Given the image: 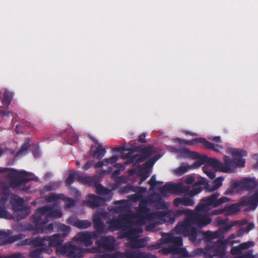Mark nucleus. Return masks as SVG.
<instances>
[{
	"mask_svg": "<svg viewBox=\"0 0 258 258\" xmlns=\"http://www.w3.org/2000/svg\"><path fill=\"white\" fill-rule=\"evenodd\" d=\"M220 193L215 192L210 196L203 198L200 200V203L196 207L194 211H191L189 219L184 231L183 235L188 237L191 241H195L197 238V227L201 229L210 224L212 218L208 215L212 208H217L223 203L230 201L229 198L223 197L218 199Z\"/></svg>",
	"mask_w": 258,
	"mask_h": 258,
	"instance_id": "f257e3e1",
	"label": "nucleus"
},
{
	"mask_svg": "<svg viewBox=\"0 0 258 258\" xmlns=\"http://www.w3.org/2000/svg\"><path fill=\"white\" fill-rule=\"evenodd\" d=\"M62 215L61 210L56 207V204L47 205L38 208L33 214V218L38 216L49 220L50 218H61Z\"/></svg>",
	"mask_w": 258,
	"mask_h": 258,
	"instance_id": "f03ea898",
	"label": "nucleus"
},
{
	"mask_svg": "<svg viewBox=\"0 0 258 258\" xmlns=\"http://www.w3.org/2000/svg\"><path fill=\"white\" fill-rule=\"evenodd\" d=\"M146 201H141L139 203V206L136 209V213L134 214L133 217L137 220V223L144 225L148 221H151L153 217L152 214L150 213V209L147 206Z\"/></svg>",
	"mask_w": 258,
	"mask_h": 258,
	"instance_id": "7ed1b4c3",
	"label": "nucleus"
},
{
	"mask_svg": "<svg viewBox=\"0 0 258 258\" xmlns=\"http://www.w3.org/2000/svg\"><path fill=\"white\" fill-rule=\"evenodd\" d=\"M224 163L220 162L217 159H212V164L213 168L216 170L224 173H232L234 172L235 162L228 156L224 155L223 158Z\"/></svg>",
	"mask_w": 258,
	"mask_h": 258,
	"instance_id": "20e7f679",
	"label": "nucleus"
},
{
	"mask_svg": "<svg viewBox=\"0 0 258 258\" xmlns=\"http://www.w3.org/2000/svg\"><path fill=\"white\" fill-rule=\"evenodd\" d=\"M5 200L2 199L0 201V205H3ZM8 208L9 210L12 211L13 213L11 214L7 211L5 208L0 206V218H3L9 220L14 218L16 214V197L12 195L9 198V203L8 204Z\"/></svg>",
	"mask_w": 258,
	"mask_h": 258,
	"instance_id": "39448f33",
	"label": "nucleus"
},
{
	"mask_svg": "<svg viewBox=\"0 0 258 258\" xmlns=\"http://www.w3.org/2000/svg\"><path fill=\"white\" fill-rule=\"evenodd\" d=\"M31 220L36 226L38 233H48L52 232L53 230V224L50 223L47 226H46V224L49 221L47 218H43L38 216L33 218V215L31 217Z\"/></svg>",
	"mask_w": 258,
	"mask_h": 258,
	"instance_id": "423d86ee",
	"label": "nucleus"
},
{
	"mask_svg": "<svg viewBox=\"0 0 258 258\" xmlns=\"http://www.w3.org/2000/svg\"><path fill=\"white\" fill-rule=\"evenodd\" d=\"M191 210L189 209L182 208L179 209L173 212L172 215L174 218H176L182 215H184L185 216L184 220L182 222V223L177 224L176 226L175 230L177 233L182 234L183 235L184 231H185L189 219V217L190 216V214L191 213Z\"/></svg>",
	"mask_w": 258,
	"mask_h": 258,
	"instance_id": "0eeeda50",
	"label": "nucleus"
},
{
	"mask_svg": "<svg viewBox=\"0 0 258 258\" xmlns=\"http://www.w3.org/2000/svg\"><path fill=\"white\" fill-rule=\"evenodd\" d=\"M98 238V235L95 232L85 231L79 232L74 238L73 240L80 242L86 246H91L93 242V239Z\"/></svg>",
	"mask_w": 258,
	"mask_h": 258,
	"instance_id": "6e6552de",
	"label": "nucleus"
},
{
	"mask_svg": "<svg viewBox=\"0 0 258 258\" xmlns=\"http://www.w3.org/2000/svg\"><path fill=\"white\" fill-rule=\"evenodd\" d=\"M177 140L180 144H185L187 145H193L198 143H200L204 145L205 149H211L216 152H219V150L217 148L218 145L215 146L213 143L207 141L206 139L203 138H195L190 141L177 138Z\"/></svg>",
	"mask_w": 258,
	"mask_h": 258,
	"instance_id": "1a4fd4ad",
	"label": "nucleus"
},
{
	"mask_svg": "<svg viewBox=\"0 0 258 258\" xmlns=\"http://www.w3.org/2000/svg\"><path fill=\"white\" fill-rule=\"evenodd\" d=\"M33 174L25 170H17V190L21 186H24L30 181L38 182L37 177H33Z\"/></svg>",
	"mask_w": 258,
	"mask_h": 258,
	"instance_id": "9d476101",
	"label": "nucleus"
},
{
	"mask_svg": "<svg viewBox=\"0 0 258 258\" xmlns=\"http://www.w3.org/2000/svg\"><path fill=\"white\" fill-rule=\"evenodd\" d=\"M223 180V177H218L213 181V185H211L205 178H202L195 182V185H204L207 190L212 192L217 189L222 185Z\"/></svg>",
	"mask_w": 258,
	"mask_h": 258,
	"instance_id": "9b49d317",
	"label": "nucleus"
},
{
	"mask_svg": "<svg viewBox=\"0 0 258 258\" xmlns=\"http://www.w3.org/2000/svg\"><path fill=\"white\" fill-rule=\"evenodd\" d=\"M229 153L232 155L233 161L235 163V166L238 167H243L245 164V159L243 157L247 156V152L245 150L238 149H231Z\"/></svg>",
	"mask_w": 258,
	"mask_h": 258,
	"instance_id": "f8f14e48",
	"label": "nucleus"
},
{
	"mask_svg": "<svg viewBox=\"0 0 258 258\" xmlns=\"http://www.w3.org/2000/svg\"><path fill=\"white\" fill-rule=\"evenodd\" d=\"M115 239L112 236H106L101 238L96 242L97 245L100 248L107 251H112L115 248Z\"/></svg>",
	"mask_w": 258,
	"mask_h": 258,
	"instance_id": "ddd939ff",
	"label": "nucleus"
},
{
	"mask_svg": "<svg viewBox=\"0 0 258 258\" xmlns=\"http://www.w3.org/2000/svg\"><path fill=\"white\" fill-rule=\"evenodd\" d=\"M240 206H248L250 210H254L258 206V191L251 196L242 197L239 203Z\"/></svg>",
	"mask_w": 258,
	"mask_h": 258,
	"instance_id": "4468645a",
	"label": "nucleus"
},
{
	"mask_svg": "<svg viewBox=\"0 0 258 258\" xmlns=\"http://www.w3.org/2000/svg\"><path fill=\"white\" fill-rule=\"evenodd\" d=\"M30 213V208L25 206L23 198L17 196V221L24 219Z\"/></svg>",
	"mask_w": 258,
	"mask_h": 258,
	"instance_id": "2eb2a0df",
	"label": "nucleus"
},
{
	"mask_svg": "<svg viewBox=\"0 0 258 258\" xmlns=\"http://www.w3.org/2000/svg\"><path fill=\"white\" fill-rule=\"evenodd\" d=\"M102 214H95L93 217L92 223L95 230V232L98 234H103L106 232V226L102 221Z\"/></svg>",
	"mask_w": 258,
	"mask_h": 258,
	"instance_id": "dca6fc26",
	"label": "nucleus"
},
{
	"mask_svg": "<svg viewBox=\"0 0 258 258\" xmlns=\"http://www.w3.org/2000/svg\"><path fill=\"white\" fill-rule=\"evenodd\" d=\"M160 253H162L164 255L170 254L174 255L178 254L183 257H187L188 256V252L185 248L183 247H176L172 246L171 245L166 247H163L162 249L159 251Z\"/></svg>",
	"mask_w": 258,
	"mask_h": 258,
	"instance_id": "f3484780",
	"label": "nucleus"
},
{
	"mask_svg": "<svg viewBox=\"0 0 258 258\" xmlns=\"http://www.w3.org/2000/svg\"><path fill=\"white\" fill-rule=\"evenodd\" d=\"M237 184L239 189L250 190L252 189L258 185V182L255 178H243L240 180H237Z\"/></svg>",
	"mask_w": 258,
	"mask_h": 258,
	"instance_id": "a211bd4d",
	"label": "nucleus"
},
{
	"mask_svg": "<svg viewBox=\"0 0 258 258\" xmlns=\"http://www.w3.org/2000/svg\"><path fill=\"white\" fill-rule=\"evenodd\" d=\"M228 245L224 240L219 239L212 244L214 255L222 256L225 253L226 246Z\"/></svg>",
	"mask_w": 258,
	"mask_h": 258,
	"instance_id": "6ab92c4d",
	"label": "nucleus"
},
{
	"mask_svg": "<svg viewBox=\"0 0 258 258\" xmlns=\"http://www.w3.org/2000/svg\"><path fill=\"white\" fill-rule=\"evenodd\" d=\"M68 223L80 229H85L91 227L92 223L88 220L76 219L73 217H70L67 220Z\"/></svg>",
	"mask_w": 258,
	"mask_h": 258,
	"instance_id": "aec40b11",
	"label": "nucleus"
},
{
	"mask_svg": "<svg viewBox=\"0 0 258 258\" xmlns=\"http://www.w3.org/2000/svg\"><path fill=\"white\" fill-rule=\"evenodd\" d=\"M106 201V200L104 198L93 194H89L88 195L87 200L84 202V203L91 208H95L99 207L102 203Z\"/></svg>",
	"mask_w": 258,
	"mask_h": 258,
	"instance_id": "412c9836",
	"label": "nucleus"
},
{
	"mask_svg": "<svg viewBox=\"0 0 258 258\" xmlns=\"http://www.w3.org/2000/svg\"><path fill=\"white\" fill-rule=\"evenodd\" d=\"M143 230L140 227L135 228H130L127 230H125L123 233V237L127 238L128 242L132 241L134 238H139V234L142 233Z\"/></svg>",
	"mask_w": 258,
	"mask_h": 258,
	"instance_id": "4be33fe9",
	"label": "nucleus"
},
{
	"mask_svg": "<svg viewBox=\"0 0 258 258\" xmlns=\"http://www.w3.org/2000/svg\"><path fill=\"white\" fill-rule=\"evenodd\" d=\"M126 255L127 258H157L155 255L150 253L132 249H128Z\"/></svg>",
	"mask_w": 258,
	"mask_h": 258,
	"instance_id": "5701e85b",
	"label": "nucleus"
},
{
	"mask_svg": "<svg viewBox=\"0 0 258 258\" xmlns=\"http://www.w3.org/2000/svg\"><path fill=\"white\" fill-rule=\"evenodd\" d=\"M46 236H44L42 238L37 237L35 238L26 239L24 241V243L23 244L31 245L35 247L40 246L41 247H48L47 244L45 243L46 241Z\"/></svg>",
	"mask_w": 258,
	"mask_h": 258,
	"instance_id": "b1692460",
	"label": "nucleus"
},
{
	"mask_svg": "<svg viewBox=\"0 0 258 258\" xmlns=\"http://www.w3.org/2000/svg\"><path fill=\"white\" fill-rule=\"evenodd\" d=\"M149 240L148 237L143 238H134L132 241L128 242V246L131 248H141L145 247L147 245V241Z\"/></svg>",
	"mask_w": 258,
	"mask_h": 258,
	"instance_id": "393cba45",
	"label": "nucleus"
},
{
	"mask_svg": "<svg viewBox=\"0 0 258 258\" xmlns=\"http://www.w3.org/2000/svg\"><path fill=\"white\" fill-rule=\"evenodd\" d=\"M178 183L175 184L172 182L166 183L160 189V192L163 196H165L167 192L170 194H178Z\"/></svg>",
	"mask_w": 258,
	"mask_h": 258,
	"instance_id": "a878e982",
	"label": "nucleus"
},
{
	"mask_svg": "<svg viewBox=\"0 0 258 258\" xmlns=\"http://www.w3.org/2000/svg\"><path fill=\"white\" fill-rule=\"evenodd\" d=\"M12 234L11 230H0V245L14 242L15 240L11 237Z\"/></svg>",
	"mask_w": 258,
	"mask_h": 258,
	"instance_id": "bb28decb",
	"label": "nucleus"
},
{
	"mask_svg": "<svg viewBox=\"0 0 258 258\" xmlns=\"http://www.w3.org/2000/svg\"><path fill=\"white\" fill-rule=\"evenodd\" d=\"M46 241L48 242L49 246H53L57 248L63 241L60 233L56 234L52 236H46Z\"/></svg>",
	"mask_w": 258,
	"mask_h": 258,
	"instance_id": "cd10ccee",
	"label": "nucleus"
},
{
	"mask_svg": "<svg viewBox=\"0 0 258 258\" xmlns=\"http://www.w3.org/2000/svg\"><path fill=\"white\" fill-rule=\"evenodd\" d=\"M84 248L72 244L69 257L70 258H82L84 256Z\"/></svg>",
	"mask_w": 258,
	"mask_h": 258,
	"instance_id": "c85d7f7f",
	"label": "nucleus"
},
{
	"mask_svg": "<svg viewBox=\"0 0 258 258\" xmlns=\"http://www.w3.org/2000/svg\"><path fill=\"white\" fill-rule=\"evenodd\" d=\"M107 223L109 224L108 230L110 231L121 230L124 227L123 223L121 219L109 220L107 221Z\"/></svg>",
	"mask_w": 258,
	"mask_h": 258,
	"instance_id": "c756f323",
	"label": "nucleus"
},
{
	"mask_svg": "<svg viewBox=\"0 0 258 258\" xmlns=\"http://www.w3.org/2000/svg\"><path fill=\"white\" fill-rule=\"evenodd\" d=\"M72 244L71 242H68L64 245L61 244L58 245L56 248V253L57 255L58 256L66 255L69 257V253H70Z\"/></svg>",
	"mask_w": 258,
	"mask_h": 258,
	"instance_id": "7c9ffc66",
	"label": "nucleus"
},
{
	"mask_svg": "<svg viewBox=\"0 0 258 258\" xmlns=\"http://www.w3.org/2000/svg\"><path fill=\"white\" fill-rule=\"evenodd\" d=\"M49 247H40L33 249L29 253L30 258H43L42 254L43 252L50 253Z\"/></svg>",
	"mask_w": 258,
	"mask_h": 258,
	"instance_id": "2f4dec72",
	"label": "nucleus"
},
{
	"mask_svg": "<svg viewBox=\"0 0 258 258\" xmlns=\"http://www.w3.org/2000/svg\"><path fill=\"white\" fill-rule=\"evenodd\" d=\"M183 158L196 159L198 157V153L194 151H190L187 148H183L177 151Z\"/></svg>",
	"mask_w": 258,
	"mask_h": 258,
	"instance_id": "473e14b6",
	"label": "nucleus"
},
{
	"mask_svg": "<svg viewBox=\"0 0 258 258\" xmlns=\"http://www.w3.org/2000/svg\"><path fill=\"white\" fill-rule=\"evenodd\" d=\"M30 140L29 139H27L23 144L21 146L20 149L17 151V157L26 155L28 151L30 149Z\"/></svg>",
	"mask_w": 258,
	"mask_h": 258,
	"instance_id": "72a5a7b5",
	"label": "nucleus"
},
{
	"mask_svg": "<svg viewBox=\"0 0 258 258\" xmlns=\"http://www.w3.org/2000/svg\"><path fill=\"white\" fill-rule=\"evenodd\" d=\"M96 193L100 195H105L109 197V200L111 199V190L107 187L103 186L100 183L97 182L95 185Z\"/></svg>",
	"mask_w": 258,
	"mask_h": 258,
	"instance_id": "f704fd0d",
	"label": "nucleus"
},
{
	"mask_svg": "<svg viewBox=\"0 0 258 258\" xmlns=\"http://www.w3.org/2000/svg\"><path fill=\"white\" fill-rule=\"evenodd\" d=\"M78 181L82 183L88 184L89 186H95L96 184L98 182L92 177L84 176L82 175H78Z\"/></svg>",
	"mask_w": 258,
	"mask_h": 258,
	"instance_id": "c9c22d12",
	"label": "nucleus"
},
{
	"mask_svg": "<svg viewBox=\"0 0 258 258\" xmlns=\"http://www.w3.org/2000/svg\"><path fill=\"white\" fill-rule=\"evenodd\" d=\"M128 252V249L124 252H115L110 254H100V258H127L126 253Z\"/></svg>",
	"mask_w": 258,
	"mask_h": 258,
	"instance_id": "e433bc0d",
	"label": "nucleus"
},
{
	"mask_svg": "<svg viewBox=\"0 0 258 258\" xmlns=\"http://www.w3.org/2000/svg\"><path fill=\"white\" fill-rule=\"evenodd\" d=\"M106 153V149L102 147V145H98L93 152L92 157H96L97 159L100 160L104 157Z\"/></svg>",
	"mask_w": 258,
	"mask_h": 258,
	"instance_id": "4c0bfd02",
	"label": "nucleus"
},
{
	"mask_svg": "<svg viewBox=\"0 0 258 258\" xmlns=\"http://www.w3.org/2000/svg\"><path fill=\"white\" fill-rule=\"evenodd\" d=\"M69 172V176L67 178L65 182L67 186L71 185L74 183L75 179H77L78 180V175H81L80 174L75 171L70 170Z\"/></svg>",
	"mask_w": 258,
	"mask_h": 258,
	"instance_id": "58836bf2",
	"label": "nucleus"
},
{
	"mask_svg": "<svg viewBox=\"0 0 258 258\" xmlns=\"http://www.w3.org/2000/svg\"><path fill=\"white\" fill-rule=\"evenodd\" d=\"M195 159H197L202 165L206 163L210 166L214 167V165L212 164V159H215L213 158H209L206 155H200L198 153V157Z\"/></svg>",
	"mask_w": 258,
	"mask_h": 258,
	"instance_id": "ea45409f",
	"label": "nucleus"
},
{
	"mask_svg": "<svg viewBox=\"0 0 258 258\" xmlns=\"http://www.w3.org/2000/svg\"><path fill=\"white\" fill-rule=\"evenodd\" d=\"M237 180H232L230 186L224 191V195H232L239 188Z\"/></svg>",
	"mask_w": 258,
	"mask_h": 258,
	"instance_id": "a19ab883",
	"label": "nucleus"
},
{
	"mask_svg": "<svg viewBox=\"0 0 258 258\" xmlns=\"http://www.w3.org/2000/svg\"><path fill=\"white\" fill-rule=\"evenodd\" d=\"M58 231L62 232V233L60 234V236L62 238H64L70 233L71 227L64 224H60L58 226Z\"/></svg>",
	"mask_w": 258,
	"mask_h": 258,
	"instance_id": "79ce46f5",
	"label": "nucleus"
},
{
	"mask_svg": "<svg viewBox=\"0 0 258 258\" xmlns=\"http://www.w3.org/2000/svg\"><path fill=\"white\" fill-rule=\"evenodd\" d=\"M173 236L172 234L163 233L159 239L161 245L163 244L171 243Z\"/></svg>",
	"mask_w": 258,
	"mask_h": 258,
	"instance_id": "37998d69",
	"label": "nucleus"
},
{
	"mask_svg": "<svg viewBox=\"0 0 258 258\" xmlns=\"http://www.w3.org/2000/svg\"><path fill=\"white\" fill-rule=\"evenodd\" d=\"M149 170H150L146 167H144L143 169L140 170L139 176L141 177V180L139 183L140 185L149 177Z\"/></svg>",
	"mask_w": 258,
	"mask_h": 258,
	"instance_id": "c03bdc74",
	"label": "nucleus"
},
{
	"mask_svg": "<svg viewBox=\"0 0 258 258\" xmlns=\"http://www.w3.org/2000/svg\"><path fill=\"white\" fill-rule=\"evenodd\" d=\"M238 206L236 204H232L229 206H225L224 208V212H226L228 214H232L239 211Z\"/></svg>",
	"mask_w": 258,
	"mask_h": 258,
	"instance_id": "a18cd8bd",
	"label": "nucleus"
},
{
	"mask_svg": "<svg viewBox=\"0 0 258 258\" xmlns=\"http://www.w3.org/2000/svg\"><path fill=\"white\" fill-rule=\"evenodd\" d=\"M153 153V147L151 146L146 147L141 151V153L144 157H146V159H147L151 155H152Z\"/></svg>",
	"mask_w": 258,
	"mask_h": 258,
	"instance_id": "49530a36",
	"label": "nucleus"
},
{
	"mask_svg": "<svg viewBox=\"0 0 258 258\" xmlns=\"http://www.w3.org/2000/svg\"><path fill=\"white\" fill-rule=\"evenodd\" d=\"M171 244H172V245H171L172 246L181 247L183 244V240L182 237L180 236L174 237L173 236Z\"/></svg>",
	"mask_w": 258,
	"mask_h": 258,
	"instance_id": "de8ad7c7",
	"label": "nucleus"
},
{
	"mask_svg": "<svg viewBox=\"0 0 258 258\" xmlns=\"http://www.w3.org/2000/svg\"><path fill=\"white\" fill-rule=\"evenodd\" d=\"M146 160V157H144L141 153L137 154L133 156L131 159V162H133V163L136 164H139Z\"/></svg>",
	"mask_w": 258,
	"mask_h": 258,
	"instance_id": "09e8293b",
	"label": "nucleus"
},
{
	"mask_svg": "<svg viewBox=\"0 0 258 258\" xmlns=\"http://www.w3.org/2000/svg\"><path fill=\"white\" fill-rule=\"evenodd\" d=\"M190 187L189 186L183 185L181 183H178V194H185L186 196H189Z\"/></svg>",
	"mask_w": 258,
	"mask_h": 258,
	"instance_id": "8fccbe9b",
	"label": "nucleus"
},
{
	"mask_svg": "<svg viewBox=\"0 0 258 258\" xmlns=\"http://www.w3.org/2000/svg\"><path fill=\"white\" fill-rule=\"evenodd\" d=\"M64 197L63 194H52L50 196H48L46 198V200L48 202H52L56 201L59 199H61Z\"/></svg>",
	"mask_w": 258,
	"mask_h": 258,
	"instance_id": "3c124183",
	"label": "nucleus"
},
{
	"mask_svg": "<svg viewBox=\"0 0 258 258\" xmlns=\"http://www.w3.org/2000/svg\"><path fill=\"white\" fill-rule=\"evenodd\" d=\"M195 203V201L193 198L186 196L182 197V205L186 207L192 206Z\"/></svg>",
	"mask_w": 258,
	"mask_h": 258,
	"instance_id": "603ef678",
	"label": "nucleus"
},
{
	"mask_svg": "<svg viewBox=\"0 0 258 258\" xmlns=\"http://www.w3.org/2000/svg\"><path fill=\"white\" fill-rule=\"evenodd\" d=\"M84 251L85 253H99L101 251L100 247L97 245V246H94L91 248H84Z\"/></svg>",
	"mask_w": 258,
	"mask_h": 258,
	"instance_id": "864d4df0",
	"label": "nucleus"
},
{
	"mask_svg": "<svg viewBox=\"0 0 258 258\" xmlns=\"http://www.w3.org/2000/svg\"><path fill=\"white\" fill-rule=\"evenodd\" d=\"M4 95V98L2 100V102L4 105H8L12 100V96L10 93L8 92H5Z\"/></svg>",
	"mask_w": 258,
	"mask_h": 258,
	"instance_id": "5fc2aeb1",
	"label": "nucleus"
},
{
	"mask_svg": "<svg viewBox=\"0 0 258 258\" xmlns=\"http://www.w3.org/2000/svg\"><path fill=\"white\" fill-rule=\"evenodd\" d=\"M200 185L196 186L195 183H194V187L190 190V193H189V196L191 197H192L196 195L199 194L201 192L203 188L201 187H200Z\"/></svg>",
	"mask_w": 258,
	"mask_h": 258,
	"instance_id": "6e6d98bb",
	"label": "nucleus"
},
{
	"mask_svg": "<svg viewBox=\"0 0 258 258\" xmlns=\"http://www.w3.org/2000/svg\"><path fill=\"white\" fill-rule=\"evenodd\" d=\"M234 225V224H225L223 226L219 228V230L222 233L223 236L224 237V235L225 233L228 232L232 228V227Z\"/></svg>",
	"mask_w": 258,
	"mask_h": 258,
	"instance_id": "4d7b16f0",
	"label": "nucleus"
},
{
	"mask_svg": "<svg viewBox=\"0 0 258 258\" xmlns=\"http://www.w3.org/2000/svg\"><path fill=\"white\" fill-rule=\"evenodd\" d=\"M208 236L209 238H210V239H213L221 237L222 238L224 237L222 233H221L219 229L214 232H210Z\"/></svg>",
	"mask_w": 258,
	"mask_h": 258,
	"instance_id": "13d9d810",
	"label": "nucleus"
},
{
	"mask_svg": "<svg viewBox=\"0 0 258 258\" xmlns=\"http://www.w3.org/2000/svg\"><path fill=\"white\" fill-rule=\"evenodd\" d=\"M118 158L116 156H113L109 158H105L104 159L105 166H107L109 164H114L118 160Z\"/></svg>",
	"mask_w": 258,
	"mask_h": 258,
	"instance_id": "bf43d9fd",
	"label": "nucleus"
},
{
	"mask_svg": "<svg viewBox=\"0 0 258 258\" xmlns=\"http://www.w3.org/2000/svg\"><path fill=\"white\" fill-rule=\"evenodd\" d=\"M156 206L159 209H165L166 207L165 203L162 201V199L160 196H158L156 201Z\"/></svg>",
	"mask_w": 258,
	"mask_h": 258,
	"instance_id": "052dcab7",
	"label": "nucleus"
},
{
	"mask_svg": "<svg viewBox=\"0 0 258 258\" xmlns=\"http://www.w3.org/2000/svg\"><path fill=\"white\" fill-rule=\"evenodd\" d=\"M236 238V234H234V233H232L231 234H230L228 237L225 240H224L225 241V242L228 244V245H233L235 243L237 242L236 241H234L232 239H234Z\"/></svg>",
	"mask_w": 258,
	"mask_h": 258,
	"instance_id": "680f3d73",
	"label": "nucleus"
},
{
	"mask_svg": "<svg viewBox=\"0 0 258 258\" xmlns=\"http://www.w3.org/2000/svg\"><path fill=\"white\" fill-rule=\"evenodd\" d=\"M134 187L131 185L127 184L121 187L120 189V192L122 194H126L130 191L134 190Z\"/></svg>",
	"mask_w": 258,
	"mask_h": 258,
	"instance_id": "e2e57ef3",
	"label": "nucleus"
},
{
	"mask_svg": "<svg viewBox=\"0 0 258 258\" xmlns=\"http://www.w3.org/2000/svg\"><path fill=\"white\" fill-rule=\"evenodd\" d=\"M66 206L68 208H71L75 206V201L70 198H67L65 201Z\"/></svg>",
	"mask_w": 258,
	"mask_h": 258,
	"instance_id": "0e129e2a",
	"label": "nucleus"
},
{
	"mask_svg": "<svg viewBox=\"0 0 258 258\" xmlns=\"http://www.w3.org/2000/svg\"><path fill=\"white\" fill-rule=\"evenodd\" d=\"M241 249H246L250 247L253 246V242L252 241H248L241 243L239 245Z\"/></svg>",
	"mask_w": 258,
	"mask_h": 258,
	"instance_id": "69168bd1",
	"label": "nucleus"
},
{
	"mask_svg": "<svg viewBox=\"0 0 258 258\" xmlns=\"http://www.w3.org/2000/svg\"><path fill=\"white\" fill-rule=\"evenodd\" d=\"M187 170V168L186 166H180L176 169L175 172L178 175H181L184 174Z\"/></svg>",
	"mask_w": 258,
	"mask_h": 258,
	"instance_id": "338daca9",
	"label": "nucleus"
},
{
	"mask_svg": "<svg viewBox=\"0 0 258 258\" xmlns=\"http://www.w3.org/2000/svg\"><path fill=\"white\" fill-rule=\"evenodd\" d=\"M157 160V159L155 158H150L148 159L145 163V167L149 169V168L154 165Z\"/></svg>",
	"mask_w": 258,
	"mask_h": 258,
	"instance_id": "774afa93",
	"label": "nucleus"
}]
</instances>
